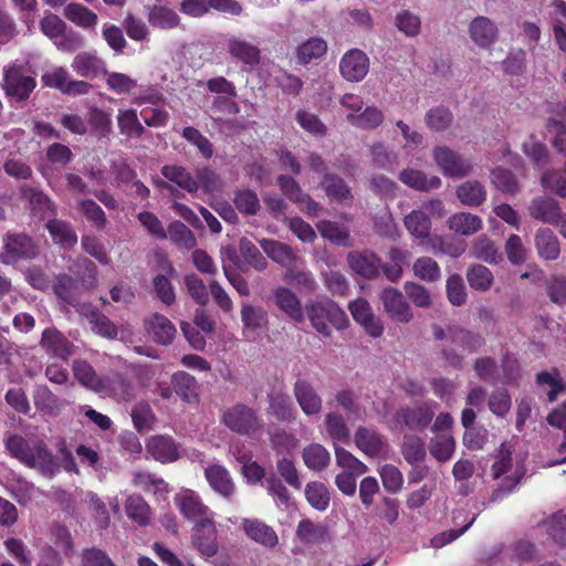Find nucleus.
Segmentation results:
<instances>
[{
	"instance_id": "9d476101",
	"label": "nucleus",
	"mask_w": 566,
	"mask_h": 566,
	"mask_svg": "<svg viewBox=\"0 0 566 566\" xmlns=\"http://www.w3.org/2000/svg\"><path fill=\"white\" fill-rule=\"evenodd\" d=\"M434 411L428 402H422L412 407L399 408L394 419L411 430L422 431L432 421Z\"/></svg>"
},
{
	"instance_id": "6ab92c4d",
	"label": "nucleus",
	"mask_w": 566,
	"mask_h": 566,
	"mask_svg": "<svg viewBox=\"0 0 566 566\" xmlns=\"http://www.w3.org/2000/svg\"><path fill=\"white\" fill-rule=\"evenodd\" d=\"M227 51L233 60L247 65H256L261 60L260 49L238 35H232L228 39Z\"/></svg>"
},
{
	"instance_id": "7ed1b4c3",
	"label": "nucleus",
	"mask_w": 566,
	"mask_h": 566,
	"mask_svg": "<svg viewBox=\"0 0 566 566\" xmlns=\"http://www.w3.org/2000/svg\"><path fill=\"white\" fill-rule=\"evenodd\" d=\"M432 157L439 170L449 178L461 179L474 170L470 159L447 146H436L432 149Z\"/></svg>"
},
{
	"instance_id": "f257e3e1",
	"label": "nucleus",
	"mask_w": 566,
	"mask_h": 566,
	"mask_svg": "<svg viewBox=\"0 0 566 566\" xmlns=\"http://www.w3.org/2000/svg\"><path fill=\"white\" fill-rule=\"evenodd\" d=\"M6 450L25 467L36 470L43 476L53 478L60 471V463L48 444L38 438H25L18 433L4 440Z\"/></svg>"
},
{
	"instance_id": "c85d7f7f",
	"label": "nucleus",
	"mask_w": 566,
	"mask_h": 566,
	"mask_svg": "<svg viewBox=\"0 0 566 566\" xmlns=\"http://www.w3.org/2000/svg\"><path fill=\"white\" fill-rule=\"evenodd\" d=\"M273 297L275 305L290 318L297 323L304 321L301 302L294 292L287 287L280 286L274 291Z\"/></svg>"
},
{
	"instance_id": "473e14b6",
	"label": "nucleus",
	"mask_w": 566,
	"mask_h": 566,
	"mask_svg": "<svg viewBox=\"0 0 566 566\" xmlns=\"http://www.w3.org/2000/svg\"><path fill=\"white\" fill-rule=\"evenodd\" d=\"M45 228L48 229L52 240L63 249H72L77 243V235L72 226L61 219H50Z\"/></svg>"
},
{
	"instance_id": "de8ad7c7",
	"label": "nucleus",
	"mask_w": 566,
	"mask_h": 566,
	"mask_svg": "<svg viewBox=\"0 0 566 566\" xmlns=\"http://www.w3.org/2000/svg\"><path fill=\"white\" fill-rule=\"evenodd\" d=\"M346 118L352 125L358 128L373 129L384 122V114L379 108L368 106L358 114L349 113Z\"/></svg>"
},
{
	"instance_id": "69168bd1",
	"label": "nucleus",
	"mask_w": 566,
	"mask_h": 566,
	"mask_svg": "<svg viewBox=\"0 0 566 566\" xmlns=\"http://www.w3.org/2000/svg\"><path fill=\"white\" fill-rule=\"evenodd\" d=\"M403 290L411 303L419 308H429L433 304L430 291L420 283L408 281L403 284Z\"/></svg>"
},
{
	"instance_id": "0eeeda50",
	"label": "nucleus",
	"mask_w": 566,
	"mask_h": 566,
	"mask_svg": "<svg viewBox=\"0 0 566 566\" xmlns=\"http://www.w3.org/2000/svg\"><path fill=\"white\" fill-rule=\"evenodd\" d=\"M384 311L395 322L408 324L415 315L402 292L394 286H386L379 293Z\"/></svg>"
},
{
	"instance_id": "a211bd4d",
	"label": "nucleus",
	"mask_w": 566,
	"mask_h": 566,
	"mask_svg": "<svg viewBox=\"0 0 566 566\" xmlns=\"http://www.w3.org/2000/svg\"><path fill=\"white\" fill-rule=\"evenodd\" d=\"M148 335L158 344L169 345L177 333L175 325L163 314L153 313L144 321Z\"/></svg>"
},
{
	"instance_id": "58836bf2",
	"label": "nucleus",
	"mask_w": 566,
	"mask_h": 566,
	"mask_svg": "<svg viewBox=\"0 0 566 566\" xmlns=\"http://www.w3.org/2000/svg\"><path fill=\"white\" fill-rule=\"evenodd\" d=\"M148 453L160 462H171L178 459V449L175 442L165 436H156L147 443Z\"/></svg>"
},
{
	"instance_id": "393cba45",
	"label": "nucleus",
	"mask_w": 566,
	"mask_h": 566,
	"mask_svg": "<svg viewBox=\"0 0 566 566\" xmlns=\"http://www.w3.org/2000/svg\"><path fill=\"white\" fill-rule=\"evenodd\" d=\"M71 66L80 76L90 80L107 74L105 62L90 52L76 54Z\"/></svg>"
},
{
	"instance_id": "4c0bfd02",
	"label": "nucleus",
	"mask_w": 566,
	"mask_h": 566,
	"mask_svg": "<svg viewBox=\"0 0 566 566\" xmlns=\"http://www.w3.org/2000/svg\"><path fill=\"white\" fill-rule=\"evenodd\" d=\"M399 180L406 186L418 190L428 191L437 189L441 186V179L437 176L427 178L426 174L421 170L407 168L400 171Z\"/></svg>"
},
{
	"instance_id": "774afa93",
	"label": "nucleus",
	"mask_w": 566,
	"mask_h": 566,
	"mask_svg": "<svg viewBox=\"0 0 566 566\" xmlns=\"http://www.w3.org/2000/svg\"><path fill=\"white\" fill-rule=\"evenodd\" d=\"M491 182L504 193L516 195L520 186L515 176L507 169L496 168L491 172Z\"/></svg>"
},
{
	"instance_id": "f8f14e48",
	"label": "nucleus",
	"mask_w": 566,
	"mask_h": 566,
	"mask_svg": "<svg viewBox=\"0 0 566 566\" xmlns=\"http://www.w3.org/2000/svg\"><path fill=\"white\" fill-rule=\"evenodd\" d=\"M277 185L282 192L292 201L298 203L301 209L308 216H318L322 207L314 201L307 193L303 192L300 185L290 176L281 175L277 177Z\"/></svg>"
},
{
	"instance_id": "c03bdc74",
	"label": "nucleus",
	"mask_w": 566,
	"mask_h": 566,
	"mask_svg": "<svg viewBox=\"0 0 566 566\" xmlns=\"http://www.w3.org/2000/svg\"><path fill=\"white\" fill-rule=\"evenodd\" d=\"M125 511L127 517L140 526H146L150 523V506L140 495H129L125 502Z\"/></svg>"
},
{
	"instance_id": "2f4dec72",
	"label": "nucleus",
	"mask_w": 566,
	"mask_h": 566,
	"mask_svg": "<svg viewBox=\"0 0 566 566\" xmlns=\"http://www.w3.org/2000/svg\"><path fill=\"white\" fill-rule=\"evenodd\" d=\"M63 15L82 29H94L98 22V17L94 11L77 2L66 3L63 8Z\"/></svg>"
},
{
	"instance_id": "39448f33",
	"label": "nucleus",
	"mask_w": 566,
	"mask_h": 566,
	"mask_svg": "<svg viewBox=\"0 0 566 566\" xmlns=\"http://www.w3.org/2000/svg\"><path fill=\"white\" fill-rule=\"evenodd\" d=\"M39 254L38 245L24 233H7L2 240L0 261L14 264L19 260L33 259Z\"/></svg>"
},
{
	"instance_id": "f03ea898",
	"label": "nucleus",
	"mask_w": 566,
	"mask_h": 566,
	"mask_svg": "<svg viewBox=\"0 0 566 566\" xmlns=\"http://www.w3.org/2000/svg\"><path fill=\"white\" fill-rule=\"evenodd\" d=\"M305 308L312 327L324 337L332 336V327L343 331L349 324L344 310L332 301L312 302L306 304Z\"/></svg>"
},
{
	"instance_id": "6e6d98bb",
	"label": "nucleus",
	"mask_w": 566,
	"mask_h": 566,
	"mask_svg": "<svg viewBox=\"0 0 566 566\" xmlns=\"http://www.w3.org/2000/svg\"><path fill=\"white\" fill-rule=\"evenodd\" d=\"M325 428L328 437L334 444L337 442H348L350 430L343 416L336 412H329L325 416Z\"/></svg>"
},
{
	"instance_id": "c756f323",
	"label": "nucleus",
	"mask_w": 566,
	"mask_h": 566,
	"mask_svg": "<svg viewBox=\"0 0 566 566\" xmlns=\"http://www.w3.org/2000/svg\"><path fill=\"white\" fill-rule=\"evenodd\" d=\"M105 390L103 396L114 397L119 400L130 401L136 397V388L130 380L122 374L105 377Z\"/></svg>"
},
{
	"instance_id": "680f3d73",
	"label": "nucleus",
	"mask_w": 566,
	"mask_h": 566,
	"mask_svg": "<svg viewBox=\"0 0 566 566\" xmlns=\"http://www.w3.org/2000/svg\"><path fill=\"white\" fill-rule=\"evenodd\" d=\"M316 228L323 238L337 244H349V232L344 226L329 220H322L316 224Z\"/></svg>"
},
{
	"instance_id": "20e7f679",
	"label": "nucleus",
	"mask_w": 566,
	"mask_h": 566,
	"mask_svg": "<svg viewBox=\"0 0 566 566\" xmlns=\"http://www.w3.org/2000/svg\"><path fill=\"white\" fill-rule=\"evenodd\" d=\"M35 86V78L25 74L23 65L13 63L3 69L1 87L8 97L19 102L25 101L30 97Z\"/></svg>"
},
{
	"instance_id": "ddd939ff",
	"label": "nucleus",
	"mask_w": 566,
	"mask_h": 566,
	"mask_svg": "<svg viewBox=\"0 0 566 566\" xmlns=\"http://www.w3.org/2000/svg\"><path fill=\"white\" fill-rule=\"evenodd\" d=\"M339 70L345 80L359 82L368 73L369 59L361 50L352 49L342 57Z\"/></svg>"
},
{
	"instance_id": "37998d69",
	"label": "nucleus",
	"mask_w": 566,
	"mask_h": 566,
	"mask_svg": "<svg viewBox=\"0 0 566 566\" xmlns=\"http://www.w3.org/2000/svg\"><path fill=\"white\" fill-rule=\"evenodd\" d=\"M449 336L452 344L461 348L463 353H475L483 345L480 334L461 327L449 328Z\"/></svg>"
},
{
	"instance_id": "a18cd8bd",
	"label": "nucleus",
	"mask_w": 566,
	"mask_h": 566,
	"mask_svg": "<svg viewBox=\"0 0 566 566\" xmlns=\"http://www.w3.org/2000/svg\"><path fill=\"white\" fill-rule=\"evenodd\" d=\"M148 21L154 28L168 30L179 27L181 19L175 10L168 7L154 6L148 12Z\"/></svg>"
},
{
	"instance_id": "e2e57ef3",
	"label": "nucleus",
	"mask_w": 566,
	"mask_h": 566,
	"mask_svg": "<svg viewBox=\"0 0 566 566\" xmlns=\"http://www.w3.org/2000/svg\"><path fill=\"white\" fill-rule=\"evenodd\" d=\"M118 127L122 134L130 138H138L144 134V127L138 120L135 109L119 111Z\"/></svg>"
},
{
	"instance_id": "09e8293b",
	"label": "nucleus",
	"mask_w": 566,
	"mask_h": 566,
	"mask_svg": "<svg viewBox=\"0 0 566 566\" xmlns=\"http://www.w3.org/2000/svg\"><path fill=\"white\" fill-rule=\"evenodd\" d=\"M401 453L405 460L410 464L423 462L427 457L424 440L415 434L405 436Z\"/></svg>"
},
{
	"instance_id": "5701e85b",
	"label": "nucleus",
	"mask_w": 566,
	"mask_h": 566,
	"mask_svg": "<svg viewBox=\"0 0 566 566\" xmlns=\"http://www.w3.org/2000/svg\"><path fill=\"white\" fill-rule=\"evenodd\" d=\"M205 476L210 488L224 499H230L234 493V482L229 471L220 464H211L205 469Z\"/></svg>"
},
{
	"instance_id": "423d86ee",
	"label": "nucleus",
	"mask_w": 566,
	"mask_h": 566,
	"mask_svg": "<svg viewBox=\"0 0 566 566\" xmlns=\"http://www.w3.org/2000/svg\"><path fill=\"white\" fill-rule=\"evenodd\" d=\"M222 422L231 431L243 436H252L261 428L253 409L242 403L228 408L222 415Z\"/></svg>"
},
{
	"instance_id": "72a5a7b5",
	"label": "nucleus",
	"mask_w": 566,
	"mask_h": 566,
	"mask_svg": "<svg viewBox=\"0 0 566 566\" xmlns=\"http://www.w3.org/2000/svg\"><path fill=\"white\" fill-rule=\"evenodd\" d=\"M327 52V42L319 36H312L295 49V56L300 64L307 65L319 60Z\"/></svg>"
},
{
	"instance_id": "7c9ffc66",
	"label": "nucleus",
	"mask_w": 566,
	"mask_h": 566,
	"mask_svg": "<svg viewBox=\"0 0 566 566\" xmlns=\"http://www.w3.org/2000/svg\"><path fill=\"white\" fill-rule=\"evenodd\" d=\"M457 198L467 207H480L486 200V189L478 180H467L455 189Z\"/></svg>"
},
{
	"instance_id": "603ef678",
	"label": "nucleus",
	"mask_w": 566,
	"mask_h": 566,
	"mask_svg": "<svg viewBox=\"0 0 566 566\" xmlns=\"http://www.w3.org/2000/svg\"><path fill=\"white\" fill-rule=\"evenodd\" d=\"M426 249L433 253L458 258L465 251V244L462 241H448L442 235L434 234L428 239Z\"/></svg>"
},
{
	"instance_id": "5fc2aeb1",
	"label": "nucleus",
	"mask_w": 566,
	"mask_h": 566,
	"mask_svg": "<svg viewBox=\"0 0 566 566\" xmlns=\"http://www.w3.org/2000/svg\"><path fill=\"white\" fill-rule=\"evenodd\" d=\"M322 187L333 201L343 202L352 198L349 187L336 175H326L322 181Z\"/></svg>"
},
{
	"instance_id": "9b49d317",
	"label": "nucleus",
	"mask_w": 566,
	"mask_h": 566,
	"mask_svg": "<svg viewBox=\"0 0 566 566\" xmlns=\"http://www.w3.org/2000/svg\"><path fill=\"white\" fill-rule=\"evenodd\" d=\"M348 310L353 318L364 327L369 336L378 338L382 335L384 326L381 319L374 314L367 300L357 298L350 302Z\"/></svg>"
},
{
	"instance_id": "bf43d9fd",
	"label": "nucleus",
	"mask_w": 566,
	"mask_h": 566,
	"mask_svg": "<svg viewBox=\"0 0 566 566\" xmlns=\"http://www.w3.org/2000/svg\"><path fill=\"white\" fill-rule=\"evenodd\" d=\"M239 251L243 258L242 262L245 263L247 269L249 265L256 271H264L268 268L265 258L249 239H240Z\"/></svg>"
},
{
	"instance_id": "cd10ccee",
	"label": "nucleus",
	"mask_w": 566,
	"mask_h": 566,
	"mask_svg": "<svg viewBox=\"0 0 566 566\" xmlns=\"http://www.w3.org/2000/svg\"><path fill=\"white\" fill-rule=\"evenodd\" d=\"M347 261L350 269L365 279H375L382 266L380 259L371 253L349 252Z\"/></svg>"
},
{
	"instance_id": "49530a36",
	"label": "nucleus",
	"mask_w": 566,
	"mask_h": 566,
	"mask_svg": "<svg viewBox=\"0 0 566 566\" xmlns=\"http://www.w3.org/2000/svg\"><path fill=\"white\" fill-rule=\"evenodd\" d=\"M240 312L245 331L255 332L268 325V313L260 306L242 303Z\"/></svg>"
},
{
	"instance_id": "aec40b11",
	"label": "nucleus",
	"mask_w": 566,
	"mask_h": 566,
	"mask_svg": "<svg viewBox=\"0 0 566 566\" xmlns=\"http://www.w3.org/2000/svg\"><path fill=\"white\" fill-rule=\"evenodd\" d=\"M528 212L535 220L548 224H557L562 218V210L558 202L545 196L534 198L528 206Z\"/></svg>"
},
{
	"instance_id": "052dcab7",
	"label": "nucleus",
	"mask_w": 566,
	"mask_h": 566,
	"mask_svg": "<svg viewBox=\"0 0 566 566\" xmlns=\"http://www.w3.org/2000/svg\"><path fill=\"white\" fill-rule=\"evenodd\" d=\"M469 285L476 291H488L494 282L493 273L482 264H474L467 271Z\"/></svg>"
},
{
	"instance_id": "e433bc0d",
	"label": "nucleus",
	"mask_w": 566,
	"mask_h": 566,
	"mask_svg": "<svg viewBox=\"0 0 566 566\" xmlns=\"http://www.w3.org/2000/svg\"><path fill=\"white\" fill-rule=\"evenodd\" d=\"M161 175L189 193H195L199 190V182L195 176L182 166L166 165L161 168Z\"/></svg>"
},
{
	"instance_id": "2eb2a0df",
	"label": "nucleus",
	"mask_w": 566,
	"mask_h": 566,
	"mask_svg": "<svg viewBox=\"0 0 566 566\" xmlns=\"http://www.w3.org/2000/svg\"><path fill=\"white\" fill-rule=\"evenodd\" d=\"M260 247L273 262L283 266L285 271L297 268L301 262L293 249L283 242L263 239L260 241Z\"/></svg>"
},
{
	"instance_id": "864d4df0",
	"label": "nucleus",
	"mask_w": 566,
	"mask_h": 566,
	"mask_svg": "<svg viewBox=\"0 0 566 566\" xmlns=\"http://www.w3.org/2000/svg\"><path fill=\"white\" fill-rule=\"evenodd\" d=\"M303 460L308 469L322 471L328 465L331 457L322 444L312 443L304 448Z\"/></svg>"
},
{
	"instance_id": "412c9836",
	"label": "nucleus",
	"mask_w": 566,
	"mask_h": 566,
	"mask_svg": "<svg viewBox=\"0 0 566 566\" xmlns=\"http://www.w3.org/2000/svg\"><path fill=\"white\" fill-rule=\"evenodd\" d=\"M22 198L28 202L29 209L41 219L55 216V206L52 200L40 189L23 186Z\"/></svg>"
},
{
	"instance_id": "1a4fd4ad",
	"label": "nucleus",
	"mask_w": 566,
	"mask_h": 566,
	"mask_svg": "<svg viewBox=\"0 0 566 566\" xmlns=\"http://www.w3.org/2000/svg\"><path fill=\"white\" fill-rule=\"evenodd\" d=\"M468 35L479 49L489 50L497 42L500 30L491 18L478 15L469 22Z\"/></svg>"
},
{
	"instance_id": "13d9d810",
	"label": "nucleus",
	"mask_w": 566,
	"mask_h": 566,
	"mask_svg": "<svg viewBox=\"0 0 566 566\" xmlns=\"http://www.w3.org/2000/svg\"><path fill=\"white\" fill-rule=\"evenodd\" d=\"M536 384L541 387H547V397L551 402L557 399L558 394L566 390V382L559 373L554 369L552 371H541L536 375Z\"/></svg>"
},
{
	"instance_id": "8fccbe9b",
	"label": "nucleus",
	"mask_w": 566,
	"mask_h": 566,
	"mask_svg": "<svg viewBox=\"0 0 566 566\" xmlns=\"http://www.w3.org/2000/svg\"><path fill=\"white\" fill-rule=\"evenodd\" d=\"M413 275L424 282L433 283L440 280L441 270L436 260L430 256H420L412 264Z\"/></svg>"
},
{
	"instance_id": "4be33fe9",
	"label": "nucleus",
	"mask_w": 566,
	"mask_h": 566,
	"mask_svg": "<svg viewBox=\"0 0 566 566\" xmlns=\"http://www.w3.org/2000/svg\"><path fill=\"white\" fill-rule=\"evenodd\" d=\"M41 347L49 354L67 359L74 353V346L55 328H48L42 333Z\"/></svg>"
},
{
	"instance_id": "bb28decb",
	"label": "nucleus",
	"mask_w": 566,
	"mask_h": 566,
	"mask_svg": "<svg viewBox=\"0 0 566 566\" xmlns=\"http://www.w3.org/2000/svg\"><path fill=\"white\" fill-rule=\"evenodd\" d=\"M242 527L250 539L265 547L273 548L279 544L275 531L259 520L244 518Z\"/></svg>"
},
{
	"instance_id": "b1692460",
	"label": "nucleus",
	"mask_w": 566,
	"mask_h": 566,
	"mask_svg": "<svg viewBox=\"0 0 566 566\" xmlns=\"http://www.w3.org/2000/svg\"><path fill=\"white\" fill-rule=\"evenodd\" d=\"M72 371L75 379L85 388L99 394L105 390V377L97 375L91 364L83 359H75L72 363Z\"/></svg>"
},
{
	"instance_id": "79ce46f5",
	"label": "nucleus",
	"mask_w": 566,
	"mask_h": 566,
	"mask_svg": "<svg viewBox=\"0 0 566 566\" xmlns=\"http://www.w3.org/2000/svg\"><path fill=\"white\" fill-rule=\"evenodd\" d=\"M171 386L174 391L186 402L191 403L198 397V384L193 376L177 371L171 376Z\"/></svg>"
},
{
	"instance_id": "f704fd0d",
	"label": "nucleus",
	"mask_w": 566,
	"mask_h": 566,
	"mask_svg": "<svg viewBox=\"0 0 566 566\" xmlns=\"http://www.w3.org/2000/svg\"><path fill=\"white\" fill-rule=\"evenodd\" d=\"M448 228L461 235L470 237L482 229V219L470 212H457L447 221Z\"/></svg>"
},
{
	"instance_id": "c9c22d12",
	"label": "nucleus",
	"mask_w": 566,
	"mask_h": 566,
	"mask_svg": "<svg viewBox=\"0 0 566 566\" xmlns=\"http://www.w3.org/2000/svg\"><path fill=\"white\" fill-rule=\"evenodd\" d=\"M471 256L489 264H497L503 260L502 253L495 242L486 235H480L472 242Z\"/></svg>"
},
{
	"instance_id": "ea45409f",
	"label": "nucleus",
	"mask_w": 566,
	"mask_h": 566,
	"mask_svg": "<svg viewBox=\"0 0 566 566\" xmlns=\"http://www.w3.org/2000/svg\"><path fill=\"white\" fill-rule=\"evenodd\" d=\"M534 242L537 253L542 259L556 260L559 256V242L551 229L543 228L537 230Z\"/></svg>"
},
{
	"instance_id": "a878e982",
	"label": "nucleus",
	"mask_w": 566,
	"mask_h": 566,
	"mask_svg": "<svg viewBox=\"0 0 566 566\" xmlns=\"http://www.w3.org/2000/svg\"><path fill=\"white\" fill-rule=\"evenodd\" d=\"M294 396L305 415H318L322 411V398L307 381L297 380L295 382Z\"/></svg>"
},
{
	"instance_id": "6e6552de",
	"label": "nucleus",
	"mask_w": 566,
	"mask_h": 566,
	"mask_svg": "<svg viewBox=\"0 0 566 566\" xmlns=\"http://www.w3.org/2000/svg\"><path fill=\"white\" fill-rule=\"evenodd\" d=\"M218 532L213 517H203L196 521L191 531L192 545L200 554L212 557L218 553Z\"/></svg>"
},
{
	"instance_id": "3c124183",
	"label": "nucleus",
	"mask_w": 566,
	"mask_h": 566,
	"mask_svg": "<svg viewBox=\"0 0 566 566\" xmlns=\"http://www.w3.org/2000/svg\"><path fill=\"white\" fill-rule=\"evenodd\" d=\"M409 254L399 248H391L388 251L390 263L381 266L382 272L390 282H397L403 273V265L407 263Z\"/></svg>"
},
{
	"instance_id": "338daca9",
	"label": "nucleus",
	"mask_w": 566,
	"mask_h": 566,
	"mask_svg": "<svg viewBox=\"0 0 566 566\" xmlns=\"http://www.w3.org/2000/svg\"><path fill=\"white\" fill-rule=\"evenodd\" d=\"M305 496L311 506L325 511L329 505V492L321 482H311L305 488Z\"/></svg>"
},
{
	"instance_id": "a19ab883",
	"label": "nucleus",
	"mask_w": 566,
	"mask_h": 566,
	"mask_svg": "<svg viewBox=\"0 0 566 566\" xmlns=\"http://www.w3.org/2000/svg\"><path fill=\"white\" fill-rule=\"evenodd\" d=\"M403 224L411 237L415 239H429L431 231V220L422 210H412L403 219Z\"/></svg>"
},
{
	"instance_id": "4468645a",
	"label": "nucleus",
	"mask_w": 566,
	"mask_h": 566,
	"mask_svg": "<svg viewBox=\"0 0 566 566\" xmlns=\"http://www.w3.org/2000/svg\"><path fill=\"white\" fill-rule=\"evenodd\" d=\"M33 403L38 411L48 417H59L67 400L61 399L46 385H38L33 391Z\"/></svg>"
},
{
	"instance_id": "4d7b16f0",
	"label": "nucleus",
	"mask_w": 566,
	"mask_h": 566,
	"mask_svg": "<svg viewBox=\"0 0 566 566\" xmlns=\"http://www.w3.org/2000/svg\"><path fill=\"white\" fill-rule=\"evenodd\" d=\"M455 450V440L451 434H439L430 440L429 451L439 462L450 460Z\"/></svg>"
},
{
	"instance_id": "f3484780",
	"label": "nucleus",
	"mask_w": 566,
	"mask_h": 566,
	"mask_svg": "<svg viewBox=\"0 0 566 566\" xmlns=\"http://www.w3.org/2000/svg\"><path fill=\"white\" fill-rule=\"evenodd\" d=\"M176 505L181 514L191 521H198L203 517H213L209 507L203 504L200 496L191 490H185L176 495Z\"/></svg>"
},
{
	"instance_id": "0e129e2a",
	"label": "nucleus",
	"mask_w": 566,
	"mask_h": 566,
	"mask_svg": "<svg viewBox=\"0 0 566 566\" xmlns=\"http://www.w3.org/2000/svg\"><path fill=\"white\" fill-rule=\"evenodd\" d=\"M326 527L322 524L312 522L311 520H302L296 528V536L300 541L314 544L326 537Z\"/></svg>"
},
{
	"instance_id": "dca6fc26",
	"label": "nucleus",
	"mask_w": 566,
	"mask_h": 566,
	"mask_svg": "<svg viewBox=\"0 0 566 566\" xmlns=\"http://www.w3.org/2000/svg\"><path fill=\"white\" fill-rule=\"evenodd\" d=\"M354 441L356 447L369 457H378L387 451L388 444L386 438L368 427H358Z\"/></svg>"
}]
</instances>
